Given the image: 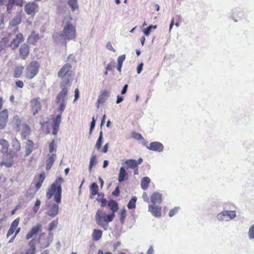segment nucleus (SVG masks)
I'll return each mask as SVG.
<instances>
[{
	"mask_svg": "<svg viewBox=\"0 0 254 254\" xmlns=\"http://www.w3.org/2000/svg\"><path fill=\"white\" fill-rule=\"evenodd\" d=\"M70 16L65 17L63 22V30L62 33H56L53 35V38L55 43L57 44H64L66 45V40H71L75 37V28L69 21L71 20Z\"/></svg>",
	"mask_w": 254,
	"mask_h": 254,
	"instance_id": "obj_1",
	"label": "nucleus"
},
{
	"mask_svg": "<svg viewBox=\"0 0 254 254\" xmlns=\"http://www.w3.org/2000/svg\"><path fill=\"white\" fill-rule=\"evenodd\" d=\"M64 182V179L60 177L51 186L46 193V197L50 199L53 195L54 200L57 203L61 202L62 189L61 184Z\"/></svg>",
	"mask_w": 254,
	"mask_h": 254,
	"instance_id": "obj_2",
	"label": "nucleus"
},
{
	"mask_svg": "<svg viewBox=\"0 0 254 254\" xmlns=\"http://www.w3.org/2000/svg\"><path fill=\"white\" fill-rule=\"evenodd\" d=\"M115 217V214L111 213L107 214L102 210H97L95 219L96 223L100 226L105 230H107L108 228L109 223L112 222Z\"/></svg>",
	"mask_w": 254,
	"mask_h": 254,
	"instance_id": "obj_3",
	"label": "nucleus"
},
{
	"mask_svg": "<svg viewBox=\"0 0 254 254\" xmlns=\"http://www.w3.org/2000/svg\"><path fill=\"white\" fill-rule=\"evenodd\" d=\"M6 35L8 47L12 50L16 49L24 40L23 35L18 32L17 28H15L13 32L6 33Z\"/></svg>",
	"mask_w": 254,
	"mask_h": 254,
	"instance_id": "obj_4",
	"label": "nucleus"
},
{
	"mask_svg": "<svg viewBox=\"0 0 254 254\" xmlns=\"http://www.w3.org/2000/svg\"><path fill=\"white\" fill-rule=\"evenodd\" d=\"M40 64L36 61H32L27 65L26 69L25 75L28 79H32L38 73Z\"/></svg>",
	"mask_w": 254,
	"mask_h": 254,
	"instance_id": "obj_5",
	"label": "nucleus"
},
{
	"mask_svg": "<svg viewBox=\"0 0 254 254\" xmlns=\"http://www.w3.org/2000/svg\"><path fill=\"white\" fill-rule=\"evenodd\" d=\"M65 93V91H61L58 94L56 100V102L58 106V111L60 112V114H62L65 109L67 99Z\"/></svg>",
	"mask_w": 254,
	"mask_h": 254,
	"instance_id": "obj_6",
	"label": "nucleus"
},
{
	"mask_svg": "<svg viewBox=\"0 0 254 254\" xmlns=\"http://www.w3.org/2000/svg\"><path fill=\"white\" fill-rule=\"evenodd\" d=\"M236 217L235 211L226 210L218 213L216 216V219L219 221H228L233 219Z\"/></svg>",
	"mask_w": 254,
	"mask_h": 254,
	"instance_id": "obj_7",
	"label": "nucleus"
},
{
	"mask_svg": "<svg viewBox=\"0 0 254 254\" xmlns=\"http://www.w3.org/2000/svg\"><path fill=\"white\" fill-rule=\"evenodd\" d=\"M30 106L33 115H36L41 109V105L40 103V98L37 97L33 98L30 101Z\"/></svg>",
	"mask_w": 254,
	"mask_h": 254,
	"instance_id": "obj_8",
	"label": "nucleus"
},
{
	"mask_svg": "<svg viewBox=\"0 0 254 254\" xmlns=\"http://www.w3.org/2000/svg\"><path fill=\"white\" fill-rule=\"evenodd\" d=\"M59 211V207L58 204L55 203H50L47 205L46 214L52 217H55Z\"/></svg>",
	"mask_w": 254,
	"mask_h": 254,
	"instance_id": "obj_9",
	"label": "nucleus"
},
{
	"mask_svg": "<svg viewBox=\"0 0 254 254\" xmlns=\"http://www.w3.org/2000/svg\"><path fill=\"white\" fill-rule=\"evenodd\" d=\"M38 9L39 5L35 2H29L25 6V11L28 15H34Z\"/></svg>",
	"mask_w": 254,
	"mask_h": 254,
	"instance_id": "obj_10",
	"label": "nucleus"
},
{
	"mask_svg": "<svg viewBox=\"0 0 254 254\" xmlns=\"http://www.w3.org/2000/svg\"><path fill=\"white\" fill-rule=\"evenodd\" d=\"M71 65L67 63L64 65L58 73L59 77H69L70 75V71L71 68Z\"/></svg>",
	"mask_w": 254,
	"mask_h": 254,
	"instance_id": "obj_11",
	"label": "nucleus"
},
{
	"mask_svg": "<svg viewBox=\"0 0 254 254\" xmlns=\"http://www.w3.org/2000/svg\"><path fill=\"white\" fill-rule=\"evenodd\" d=\"M13 154L12 153H8L6 154L3 157V161L0 163V166H5L9 168L11 167L13 164Z\"/></svg>",
	"mask_w": 254,
	"mask_h": 254,
	"instance_id": "obj_12",
	"label": "nucleus"
},
{
	"mask_svg": "<svg viewBox=\"0 0 254 254\" xmlns=\"http://www.w3.org/2000/svg\"><path fill=\"white\" fill-rule=\"evenodd\" d=\"M161 210L162 207L156 204H150L148 206V211L156 217H161Z\"/></svg>",
	"mask_w": 254,
	"mask_h": 254,
	"instance_id": "obj_13",
	"label": "nucleus"
},
{
	"mask_svg": "<svg viewBox=\"0 0 254 254\" xmlns=\"http://www.w3.org/2000/svg\"><path fill=\"white\" fill-rule=\"evenodd\" d=\"M8 119V112L6 109L3 110L0 113V129L5 127Z\"/></svg>",
	"mask_w": 254,
	"mask_h": 254,
	"instance_id": "obj_14",
	"label": "nucleus"
},
{
	"mask_svg": "<svg viewBox=\"0 0 254 254\" xmlns=\"http://www.w3.org/2000/svg\"><path fill=\"white\" fill-rule=\"evenodd\" d=\"M147 148L150 150H153L157 152H162L164 149L163 145L159 142H152L147 146Z\"/></svg>",
	"mask_w": 254,
	"mask_h": 254,
	"instance_id": "obj_15",
	"label": "nucleus"
},
{
	"mask_svg": "<svg viewBox=\"0 0 254 254\" xmlns=\"http://www.w3.org/2000/svg\"><path fill=\"white\" fill-rule=\"evenodd\" d=\"M29 54V47L28 45L24 44L20 46L19 49V56L20 58L25 60Z\"/></svg>",
	"mask_w": 254,
	"mask_h": 254,
	"instance_id": "obj_16",
	"label": "nucleus"
},
{
	"mask_svg": "<svg viewBox=\"0 0 254 254\" xmlns=\"http://www.w3.org/2000/svg\"><path fill=\"white\" fill-rule=\"evenodd\" d=\"M23 125V124L22 123V121L17 116L13 117L12 120V126L16 131H19L21 129Z\"/></svg>",
	"mask_w": 254,
	"mask_h": 254,
	"instance_id": "obj_17",
	"label": "nucleus"
},
{
	"mask_svg": "<svg viewBox=\"0 0 254 254\" xmlns=\"http://www.w3.org/2000/svg\"><path fill=\"white\" fill-rule=\"evenodd\" d=\"M151 202L153 204H160L162 201V194L158 192H154L150 197Z\"/></svg>",
	"mask_w": 254,
	"mask_h": 254,
	"instance_id": "obj_18",
	"label": "nucleus"
},
{
	"mask_svg": "<svg viewBox=\"0 0 254 254\" xmlns=\"http://www.w3.org/2000/svg\"><path fill=\"white\" fill-rule=\"evenodd\" d=\"M34 142L31 140H27L25 145V156H29L33 151Z\"/></svg>",
	"mask_w": 254,
	"mask_h": 254,
	"instance_id": "obj_19",
	"label": "nucleus"
},
{
	"mask_svg": "<svg viewBox=\"0 0 254 254\" xmlns=\"http://www.w3.org/2000/svg\"><path fill=\"white\" fill-rule=\"evenodd\" d=\"M62 82L60 84L61 88L62 89L61 91H65V94L67 93V87L69 86V77H61Z\"/></svg>",
	"mask_w": 254,
	"mask_h": 254,
	"instance_id": "obj_20",
	"label": "nucleus"
},
{
	"mask_svg": "<svg viewBox=\"0 0 254 254\" xmlns=\"http://www.w3.org/2000/svg\"><path fill=\"white\" fill-rule=\"evenodd\" d=\"M36 243L37 240L35 239H32L29 243V248L26 251L25 254H35Z\"/></svg>",
	"mask_w": 254,
	"mask_h": 254,
	"instance_id": "obj_21",
	"label": "nucleus"
},
{
	"mask_svg": "<svg viewBox=\"0 0 254 254\" xmlns=\"http://www.w3.org/2000/svg\"><path fill=\"white\" fill-rule=\"evenodd\" d=\"M127 178L128 174L127 173L125 168L124 167H121L118 178L119 182L121 183L124 181L127 180Z\"/></svg>",
	"mask_w": 254,
	"mask_h": 254,
	"instance_id": "obj_22",
	"label": "nucleus"
},
{
	"mask_svg": "<svg viewBox=\"0 0 254 254\" xmlns=\"http://www.w3.org/2000/svg\"><path fill=\"white\" fill-rule=\"evenodd\" d=\"M110 95V92L107 90H103L101 91L98 96V103H105L107 100L108 97Z\"/></svg>",
	"mask_w": 254,
	"mask_h": 254,
	"instance_id": "obj_23",
	"label": "nucleus"
},
{
	"mask_svg": "<svg viewBox=\"0 0 254 254\" xmlns=\"http://www.w3.org/2000/svg\"><path fill=\"white\" fill-rule=\"evenodd\" d=\"M56 156V155L53 153L48 155V158L46 161V169L47 170L50 169L52 167L54 162L55 161Z\"/></svg>",
	"mask_w": 254,
	"mask_h": 254,
	"instance_id": "obj_24",
	"label": "nucleus"
},
{
	"mask_svg": "<svg viewBox=\"0 0 254 254\" xmlns=\"http://www.w3.org/2000/svg\"><path fill=\"white\" fill-rule=\"evenodd\" d=\"M108 208L112 211L111 213L115 214V212L119 209L118 203L114 200H111L108 202Z\"/></svg>",
	"mask_w": 254,
	"mask_h": 254,
	"instance_id": "obj_25",
	"label": "nucleus"
},
{
	"mask_svg": "<svg viewBox=\"0 0 254 254\" xmlns=\"http://www.w3.org/2000/svg\"><path fill=\"white\" fill-rule=\"evenodd\" d=\"M151 180L149 177H145L142 178L140 182L141 188L143 190H146L150 183Z\"/></svg>",
	"mask_w": 254,
	"mask_h": 254,
	"instance_id": "obj_26",
	"label": "nucleus"
},
{
	"mask_svg": "<svg viewBox=\"0 0 254 254\" xmlns=\"http://www.w3.org/2000/svg\"><path fill=\"white\" fill-rule=\"evenodd\" d=\"M39 39V35L38 33H36L35 32H33L30 35L28 38V41L29 43L34 44Z\"/></svg>",
	"mask_w": 254,
	"mask_h": 254,
	"instance_id": "obj_27",
	"label": "nucleus"
},
{
	"mask_svg": "<svg viewBox=\"0 0 254 254\" xmlns=\"http://www.w3.org/2000/svg\"><path fill=\"white\" fill-rule=\"evenodd\" d=\"M21 129H22L21 136L23 138L26 137L30 133V128L26 124L23 123Z\"/></svg>",
	"mask_w": 254,
	"mask_h": 254,
	"instance_id": "obj_28",
	"label": "nucleus"
},
{
	"mask_svg": "<svg viewBox=\"0 0 254 254\" xmlns=\"http://www.w3.org/2000/svg\"><path fill=\"white\" fill-rule=\"evenodd\" d=\"M0 144L1 145V152L3 153L7 152L9 147V143L7 141L4 139H0Z\"/></svg>",
	"mask_w": 254,
	"mask_h": 254,
	"instance_id": "obj_29",
	"label": "nucleus"
},
{
	"mask_svg": "<svg viewBox=\"0 0 254 254\" xmlns=\"http://www.w3.org/2000/svg\"><path fill=\"white\" fill-rule=\"evenodd\" d=\"M22 2V0H9L7 4V12L9 13L11 12V8L14 3H16L17 5H20Z\"/></svg>",
	"mask_w": 254,
	"mask_h": 254,
	"instance_id": "obj_30",
	"label": "nucleus"
},
{
	"mask_svg": "<svg viewBox=\"0 0 254 254\" xmlns=\"http://www.w3.org/2000/svg\"><path fill=\"white\" fill-rule=\"evenodd\" d=\"M12 146L14 151H19L21 149V144L20 142L16 138H14L11 142Z\"/></svg>",
	"mask_w": 254,
	"mask_h": 254,
	"instance_id": "obj_31",
	"label": "nucleus"
},
{
	"mask_svg": "<svg viewBox=\"0 0 254 254\" xmlns=\"http://www.w3.org/2000/svg\"><path fill=\"white\" fill-rule=\"evenodd\" d=\"M92 236L93 240L98 241L102 236V231L100 230L94 229Z\"/></svg>",
	"mask_w": 254,
	"mask_h": 254,
	"instance_id": "obj_32",
	"label": "nucleus"
},
{
	"mask_svg": "<svg viewBox=\"0 0 254 254\" xmlns=\"http://www.w3.org/2000/svg\"><path fill=\"white\" fill-rule=\"evenodd\" d=\"M125 163L127 165V168L135 169L137 167L136 165V160H127Z\"/></svg>",
	"mask_w": 254,
	"mask_h": 254,
	"instance_id": "obj_33",
	"label": "nucleus"
},
{
	"mask_svg": "<svg viewBox=\"0 0 254 254\" xmlns=\"http://www.w3.org/2000/svg\"><path fill=\"white\" fill-rule=\"evenodd\" d=\"M21 20V16L19 15H16L10 21L9 25L12 27H15L20 23Z\"/></svg>",
	"mask_w": 254,
	"mask_h": 254,
	"instance_id": "obj_34",
	"label": "nucleus"
},
{
	"mask_svg": "<svg viewBox=\"0 0 254 254\" xmlns=\"http://www.w3.org/2000/svg\"><path fill=\"white\" fill-rule=\"evenodd\" d=\"M45 178V175L44 173L41 174L38 178V181L36 184V188L37 190H38L41 187L42 183H43Z\"/></svg>",
	"mask_w": 254,
	"mask_h": 254,
	"instance_id": "obj_35",
	"label": "nucleus"
},
{
	"mask_svg": "<svg viewBox=\"0 0 254 254\" xmlns=\"http://www.w3.org/2000/svg\"><path fill=\"white\" fill-rule=\"evenodd\" d=\"M97 164L96 155H92L90 159L89 170L91 171L92 167Z\"/></svg>",
	"mask_w": 254,
	"mask_h": 254,
	"instance_id": "obj_36",
	"label": "nucleus"
},
{
	"mask_svg": "<svg viewBox=\"0 0 254 254\" xmlns=\"http://www.w3.org/2000/svg\"><path fill=\"white\" fill-rule=\"evenodd\" d=\"M248 236L250 240L254 241V224L250 227L248 232Z\"/></svg>",
	"mask_w": 254,
	"mask_h": 254,
	"instance_id": "obj_37",
	"label": "nucleus"
},
{
	"mask_svg": "<svg viewBox=\"0 0 254 254\" xmlns=\"http://www.w3.org/2000/svg\"><path fill=\"white\" fill-rule=\"evenodd\" d=\"M90 190L92 195H95L97 194L98 191V186L95 183H93L90 187Z\"/></svg>",
	"mask_w": 254,
	"mask_h": 254,
	"instance_id": "obj_38",
	"label": "nucleus"
},
{
	"mask_svg": "<svg viewBox=\"0 0 254 254\" xmlns=\"http://www.w3.org/2000/svg\"><path fill=\"white\" fill-rule=\"evenodd\" d=\"M68 3L73 11L75 10L78 7L77 0H68Z\"/></svg>",
	"mask_w": 254,
	"mask_h": 254,
	"instance_id": "obj_39",
	"label": "nucleus"
},
{
	"mask_svg": "<svg viewBox=\"0 0 254 254\" xmlns=\"http://www.w3.org/2000/svg\"><path fill=\"white\" fill-rule=\"evenodd\" d=\"M61 117L62 114H59L57 116L56 118L54 120L53 127H59L60 124L61 122Z\"/></svg>",
	"mask_w": 254,
	"mask_h": 254,
	"instance_id": "obj_40",
	"label": "nucleus"
},
{
	"mask_svg": "<svg viewBox=\"0 0 254 254\" xmlns=\"http://www.w3.org/2000/svg\"><path fill=\"white\" fill-rule=\"evenodd\" d=\"M23 67L22 66H18L14 69V76L15 77H19L22 73Z\"/></svg>",
	"mask_w": 254,
	"mask_h": 254,
	"instance_id": "obj_41",
	"label": "nucleus"
},
{
	"mask_svg": "<svg viewBox=\"0 0 254 254\" xmlns=\"http://www.w3.org/2000/svg\"><path fill=\"white\" fill-rule=\"evenodd\" d=\"M102 141H103V133H102V131H100L99 136L97 139V141L96 145H95L96 148L98 150H99L101 148Z\"/></svg>",
	"mask_w": 254,
	"mask_h": 254,
	"instance_id": "obj_42",
	"label": "nucleus"
},
{
	"mask_svg": "<svg viewBox=\"0 0 254 254\" xmlns=\"http://www.w3.org/2000/svg\"><path fill=\"white\" fill-rule=\"evenodd\" d=\"M136 197L133 196L132 197V198L129 201L127 204V207L128 209H132L135 207V202L136 201Z\"/></svg>",
	"mask_w": 254,
	"mask_h": 254,
	"instance_id": "obj_43",
	"label": "nucleus"
},
{
	"mask_svg": "<svg viewBox=\"0 0 254 254\" xmlns=\"http://www.w3.org/2000/svg\"><path fill=\"white\" fill-rule=\"evenodd\" d=\"M41 201L39 199H37L35 203L34 207L33 208V212L35 213H37L38 211L39 210V207L41 205Z\"/></svg>",
	"mask_w": 254,
	"mask_h": 254,
	"instance_id": "obj_44",
	"label": "nucleus"
},
{
	"mask_svg": "<svg viewBox=\"0 0 254 254\" xmlns=\"http://www.w3.org/2000/svg\"><path fill=\"white\" fill-rule=\"evenodd\" d=\"M120 221L122 224H124L126 217V210L125 209L122 210L120 213Z\"/></svg>",
	"mask_w": 254,
	"mask_h": 254,
	"instance_id": "obj_45",
	"label": "nucleus"
},
{
	"mask_svg": "<svg viewBox=\"0 0 254 254\" xmlns=\"http://www.w3.org/2000/svg\"><path fill=\"white\" fill-rule=\"evenodd\" d=\"M56 145L55 142V140H53V141L49 144V152L50 153H53L54 151H56Z\"/></svg>",
	"mask_w": 254,
	"mask_h": 254,
	"instance_id": "obj_46",
	"label": "nucleus"
},
{
	"mask_svg": "<svg viewBox=\"0 0 254 254\" xmlns=\"http://www.w3.org/2000/svg\"><path fill=\"white\" fill-rule=\"evenodd\" d=\"M58 221L56 220H53L51 223L49 224V230L51 231L53 229H55L58 225Z\"/></svg>",
	"mask_w": 254,
	"mask_h": 254,
	"instance_id": "obj_47",
	"label": "nucleus"
},
{
	"mask_svg": "<svg viewBox=\"0 0 254 254\" xmlns=\"http://www.w3.org/2000/svg\"><path fill=\"white\" fill-rule=\"evenodd\" d=\"M179 209L180 207H176L174 208L171 209L169 212V216L170 217H173L178 212Z\"/></svg>",
	"mask_w": 254,
	"mask_h": 254,
	"instance_id": "obj_48",
	"label": "nucleus"
},
{
	"mask_svg": "<svg viewBox=\"0 0 254 254\" xmlns=\"http://www.w3.org/2000/svg\"><path fill=\"white\" fill-rule=\"evenodd\" d=\"M126 59V55L124 54L120 56H119L118 58L117 62H118V64L122 65L124 61H125Z\"/></svg>",
	"mask_w": 254,
	"mask_h": 254,
	"instance_id": "obj_49",
	"label": "nucleus"
},
{
	"mask_svg": "<svg viewBox=\"0 0 254 254\" xmlns=\"http://www.w3.org/2000/svg\"><path fill=\"white\" fill-rule=\"evenodd\" d=\"M41 228V225L40 224H38L36 225L35 226L33 227L31 229V231H32V233H33L35 235L36 234Z\"/></svg>",
	"mask_w": 254,
	"mask_h": 254,
	"instance_id": "obj_50",
	"label": "nucleus"
},
{
	"mask_svg": "<svg viewBox=\"0 0 254 254\" xmlns=\"http://www.w3.org/2000/svg\"><path fill=\"white\" fill-rule=\"evenodd\" d=\"M96 200L98 202H101V207H105L107 204H108V202L105 198H97Z\"/></svg>",
	"mask_w": 254,
	"mask_h": 254,
	"instance_id": "obj_51",
	"label": "nucleus"
},
{
	"mask_svg": "<svg viewBox=\"0 0 254 254\" xmlns=\"http://www.w3.org/2000/svg\"><path fill=\"white\" fill-rule=\"evenodd\" d=\"M19 222V219L16 218L15 219L11 224L10 227L16 229Z\"/></svg>",
	"mask_w": 254,
	"mask_h": 254,
	"instance_id": "obj_52",
	"label": "nucleus"
},
{
	"mask_svg": "<svg viewBox=\"0 0 254 254\" xmlns=\"http://www.w3.org/2000/svg\"><path fill=\"white\" fill-rule=\"evenodd\" d=\"M132 136L137 140H142L143 139L142 136L138 133H133Z\"/></svg>",
	"mask_w": 254,
	"mask_h": 254,
	"instance_id": "obj_53",
	"label": "nucleus"
},
{
	"mask_svg": "<svg viewBox=\"0 0 254 254\" xmlns=\"http://www.w3.org/2000/svg\"><path fill=\"white\" fill-rule=\"evenodd\" d=\"M106 47L107 49L113 51V52H115V49L113 47L111 42H109L107 43Z\"/></svg>",
	"mask_w": 254,
	"mask_h": 254,
	"instance_id": "obj_54",
	"label": "nucleus"
},
{
	"mask_svg": "<svg viewBox=\"0 0 254 254\" xmlns=\"http://www.w3.org/2000/svg\"><path fill=\"white\" fill-rule=\"evenodd\" d=\"M151 32V29L150 27H149V26L147 28L144 29L143 30V33H144V35L146 36L149 35Z\"/></svg>",
	"mask_w": 254,
	"mask_h": 254,
	"instance_id": "obj_55",
	"label": "nucleus"
},
{
	"mask_svg": "<svg viewBox=\"0 0 254 254\" xmlns=\"http://www.w3.org/2000/svg\"><path fill=\"white\" fill-rule=\"evenodd\" d=\"M143 66V64L142 63H140L137 67V74H140L142 70Z\"/></svg>",
	"mask_w": 254,
	"mask_h": 254,
	"instance_id": "obj_56",
	"label": "nucleus"
},
{
	"mask_svg": "<svg viewBox=\"0 0 254 254\" xmlns=\"http://www.w3.org/2000/svg\"><path fill=\"white\" fill-rule=\"evenodd\" d=\"M15 230V229L10 227L6 234L7 237H8L11 235L14 232Z\"/></svg>",
	"mask_w": 254,
	"mask_h": 254,
	"instance_id": "obj_57",
	"label": "nucleus"
},
{
	"mask_svg": "<svg viewBox=\"0 0 254 254\" xmlns=\"http://www.w3.org/2000/svg\"><path fill=\"white\" fill-rule=\"evenodd\" d=\"M16 86L19 88H22L23 87V82L21 80H18L15 82Z\"/></svg>",
	"mask_w": 254,
	"mask_h": 254,
	"instance_id": "obj_58",
	"label": "nucleus"
},
{
	"mask_svg": "<svg viewBox=\"0 0 254 254\" xmlns=\"http://www.w3.org/2000/svg\"><path fill=\"white\" fill-rule=\"evenodd\" d=\"M142 198L144 199V200L147 202H149V198L148 196V195L146 192H144L142 194Z\"/></svg>",
	"mask_w": 254,
	"mask_h": 254,
	"instance_id": "obj_59",
	"label": "nucleus"
},
{
	"mask_svg": "<svg viewBox=\"0 0 254 254\" xmlns=\"http://www.w3.org/2000/svg\"><path fill=\"white\" fill-rule=\"evenodd\" d=\"M120 193V190L119 187H117L115 190L112 192V194L114 196H118Z\"/></svg>",
	"mask_w": 254,
	"mask_h": 254,
	"instance_id": "obj_60",
	"label": "nucleus"
},
{
	"mask_svg": "<svg viewBox=\"0 0 254 254\" xmlns=\"http://www.w3.org/2000/svg\"><path fill=\"white\" fill-rule=\"evenodd\" d=\"M117 98V101H116L117 104H119V103H121L124 100V98L120 95H118Z\"/></svg>",
	"mask_w": 254,
	"mask_h": 254,
	"instance_id": "obj_61",
	"label": "nucleus"
},
{
	"mask_svg": "<svg viewBox=\"0 0 254 254\" xmlns=\"http://www.w3.org/2000/svg\"><path fill=\"white\" fill-rule=\"evenodd\" d=\"M34 235H35V234L33 233H32V231H30L26 235V238L27 240H29L30 238H31Z\"/></svg>",
	"mask_w": 254,
	"mask_h": 254,
	"instance_id": "obj_62",
	"label": "nucleus"
},
{
	"mask_svg": "<svg viewBox=\"0 0 254 254\" xmlns=\"http://www.w3.org/2000/svg\"><path fill=\"white\" fill-rule=\"evenodd\" d=\"M127 88H128V86L127 84H126L124 85L122 91H121V94H125L127 92Z\"/></svg>",
	"mask_w": 254,
	"mask_h": 254,
	"instance_id": "obj_63",
	"label": "nucleus"
},
{
	"mask_svg": "<svg viewBox=\"0 0 254 254\" xmlns=\"http://www.w3.org/2000/svg\"><path fill=\"white\" fill-rule=\"evenodd\" d=\"M154 252V250L153 248V247L152 246H150L149 249L148 250L147 252V254H153Z\"/></svg>",
	"mask_w": 254,
	"mask_h": 254,
	"instance_id": "obj_64",
	"label": "nucleus"
}]
</instances>
